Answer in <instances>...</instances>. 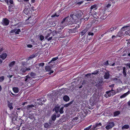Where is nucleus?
<instances>
[{"label":"nucleus","instance_id":"31","mask_svg":"<svg viewBox=\"0 0 130 130\" xmlns=\"http://www.w3.org/2000/svg\"><path fill=\"white\" fill-rule=\"evenodd\" d=\"M129 128V125L128 124H126L122 126V129H127Z\"/></svg>","mask_w":130,"mask_h":130},{"label":"nucleus","instance_id":"39","mask_svg":"<svg viewBox=\"0 0 130 130\" xmlns=\"http://www.w3.org/2000/svg\"><path fill=\"white\" fill-rule=\"evenodd\" d=\"M72 104V102H70L69 103L65 104L64 105V107H66L69 106L71 104Z\"/></svg>","mask_w":130,"mask_h":130},{"label":"nucleus","instance_id":"1","mask_svg":"<svg viewBox=\"0 0 130 130\" xmlns=\"http://www.w3.org/2000/svg\"><path fill=\"white\" fill-rule=\"evenodd\" d=\"M83 15L81 10L73 12L70 15V19L74 22H79L81 20Z\"/></svg>","mask_w":130,"mask_h":130},{"label":"nucleus","instance_id":"49","mask_svg":"<svg viewBox=\"0 0 130 130\" xmlns=\"http://www.w3.org/2000/svg\"><path fill=\"white\" fill-rule=\"evenodd\" d=\"M101 18L102 20H105L106 19V16L105 15H103L101 17Z\"/></svg>","mask_w":130,"mask_h":130},{"label":"nucleus","instance_id":"32","mask_svg":"<svg viewBox=\"0 0 130 130\" xmlns=\"http://www.w3.org/2000/svg\"><path fill=\"white\" fill-rule=\"evenodd\" d=\"M30 75L31 77L33 78H35L36 76V74L35 73L31 72L30 73Z\"/></svg>","mask_w":130,"mask_h":130},{"label":"nucleus","instance_id":"51","mask_svg":"<svg viewBox=\"0 0 130 130\" xmlns=\"http://www.w3.org/2000/svg\"><path fill=\"white\" fill-rule=\"evenodd\" d=\"M117 26H114L110 28L112 30V31H113L114 30L116 29L117 28Z\"/></svg>","mask_w":130,"mask_h":130},{"label":"nucleus","instance_id":"58","mask_svg":"<svg viewBox=\"0 0 130 130\" xmlns=\"http://www.w3.org/2000/svg\"><path fill=\"white\" fill-rule=\"evenodd\" d=\"M17 30V29H14L10 31V32L11 33H13L14 32L15 33V31H16Z\"/></svg>","mask_w":130,"mask_h":130},{"label":"nucleus","instance_id":"14","mask_svg":"<svg viewBox=\"0 0 130 130\" xmlns=\"http://www.w3.org/2000/svg\"><path fill=\"white\" fill-rule=\"evenodd\" d=\"M88 28H86L82 30L79 33L80 35H81V36H83L88 31Z\"/></svg>","mask_w":130,"mask_h":130},{"label":"nucleus","instance_id":"3","mask_svg":"<svg viewBox=\"0 0 130 130\" xmlns=\"http://www.w3.org/2000/svg\"><path fill=\"white\" fill-rule=\"evenodd\" d=\"M102 126L101 123L100 122L96 123L93 125L92 128L90 130H96L100 128Z\"/></svg>","mask_w":130,"mask_h":130},{"label":"nucleus","instance_id":"47","mask_svg":"<svg viewBox=\"0 0 130 130\" xmlns=\"http://www.w3.org/2000/svg\"><path fill=\"white\" fill-rule=\"evenodd\" d=\"M38 66L39 67H43L44 65V63L43 62L41 63L38 64Z\"/></svg>","mask_w":130,"mask_h":130},{"label":"nucleus","instance_id":"62","mask_svg":"<svg viewBox=\"0 0 130 130\" xmlns=\"http://www.w3.org/2000/svg\"><path fill=\"white\" fill-rule=\"evenodd\" d=\"M4 48L3 47L1 48H0V53L2 52V51H4Z\"/></svg>","mask_w":130,"mask_h":130},{"label":"nucleus","instance_id":"54","mask_svg":"<svg viewBox=\"0 0 130 130\" xmlns=\"http://www.w3.org/2000/svg\"><path fill=\"white\" fill-rule=\"evenodd\" d=\"M86 38V37L85 36L83 37L82 38L81 41L82 42H84V41L85 40V39Z\"/></svg>","mask_w":130,"mask_h":130},{"label":"nucleus","instance_id":"18","mask_svg":"<svg viewBox=\"0 0 130 130\" xmlns=\"http://www.w3.org/2000/svg\"><path fill=\"white\" fill-rule=\"evenodd\" d=\"M103 82L101 80H99L97 82V83L96 84V86L97 87H99L101 86L102 85Z\"/></svg>","mask_w":130,"mask_h":130},{"label":"nucleus","instance_id":"19","mask_svg":"<svg viewBox=\"0 0 130 130\" xmlns=\"http://www.w3.org/2000/svg\"><path fill=\"white\" fill-rule=\"evenodd\" d=\"M110 72L106 70V80L108 79L110 77H111V75L110 74Z\"/></svg>","mask_w":130,"mask_h":130},{"label":"nucleus","instance_id":"16","mask_svg":"<svg viewBox=\"0 0 130 130\" xmlns=\"http://www.w3.org/2000/svg\"><path fill=\"white\" fill-rule=\"evenodd\" d=\"M60 108V106L57 105L56 106L55 108L53 109V110H55V112L57 113L59 112Z\"/></svg>","mask_w":130,"mask_h":130},{"label":"nucleus","instance_id":"13","mask_svg":"<svg viewBox=\"0 0 130 130\" xmlns=\"http://www.w3.org/2000/svg\"><path fill=\"white\" fill-rule=\"evenodd\" d=\"M15 8L14 5H10L8 6V11L10 12H12L13 11V9Z\"/></svg>","mask_w":130,"mask_h":130},{"label":"nucleus","instance_id":"12","mask_svg":"<svg viewBox=\"0 0 130 130\" xmlns=\"http://www.w3.org/2000/svg\"><path fill=\"white\" fill-rule=\"evenodd\" d=\"M130 24H128L127 25L122 27L121 28V29L122 31H124L125 30L130 29Z\"/></svg>","mask_w":130,"mask_h":130},{"label":"nucleus","instance_id":"15","mask_svg":"<svg viewBox=\"0 0 130 130\" xmlns=\"http://www.w3.org/2000/svg\"><path fill=\"white\" fill-rule=\"evenodd\" d=\"M51 123L49 121V123H45L44 125V126L45 128H48L50 127L51 126Z\"/></svg>","mask_w":130,"mask_h":130},{"label":"nucleus","instance_id":"2","mask_svg":"<svg viewBox=\"0 0 130 130\" xmlns=\"http://www.w3.org/2000/svg\"><path fill=\"white\" fill-rule=\"evenodd\" d=\"M77 31V30L73 29H64L63 31L62 34L63 35L64 37L68 36L70 33H74Z\"/></svg>","mask_w":130,"mask_h":130},{"label":"nucleus","instance_id":"55","mask_svg":"<svg viewBox=\"0 0 130 130\" xmlns=\"http://www.w3.org/2000/svg\"><path fill=\"white\" fill-rule=\"evenodd\" d=\"M36 56V55L32 54L30 56V57L31 58H32L35 57Z\"/></svg>","mask_w":130,"mask_h":130},{"label":"nucleus","instance_id":"56","mask_svg":"<svg viewBox=\"0 0 130 130\" xmlns=\"http://www.w3.org/2000/svg\"><path fill=\"white\" fill-rule=\"evenodd\" d=\"M126 53H124L122 55L123 56H125L127 55L128 54V51L127 50L126 52Z\"/></svg>","mask_w":130,"mask_h":130},{"label":"nucleus","instance_id":"45","mask_svg":"<svg viewBox=\"0 0 130 130\" xmlns=\"http://www.w3.org/2000/svg\"><path fill=\"white\" fill-rule=\"evenodd\" d=\"M92 126V125H90L87 127L85 128L84 130H89L91 128Z\"/></svg>","mask_w":130,"mask_h":130},{"label":"nucleus","instance_id":"41","mask_svg":"<svg viewBox=\"0 0 130 130\" xmlns=\"http://www.w3.org/2000/svg\"><path fill=\"white\" fill-rule=\"evenodd\" d=\"M40 40L41 41L43 40L44 39V36L42 35H40Z\"/></svg>","mask_w":130,"mask_h":130},{"label":"nucleus","instance_id":"63","mask_svg":"<svg viewBox=\"0 0 130 130\" xmlns=\"http://www.w3.org/2000/svg\"><path fill=\"white\" fill-rule=\"evenodd\" d=\"M66 19V18H64L63 19L62 21L61 22V23L62 24H63V23H64V22H65V21Z\"/></svg>","mask_w":130,"mask_h":130},{"label":"nucleus","instance_id":"22","mask_svg":"<svg viewBox=\"0 0 130 130\" xmlns=\"http://www.w3.org/2000/svg\"><path fill=\"white\" fill-rule=\"evenodd\" d=\"M111 93V91H106V98L112 95Z\"/></svg>","mask_w":130,"mask_h":130},{"label":"nucleus","instance_id":"60","mask_svg":"<svg viewBox=\"0 0 130 130\" xmlns=\"http://www.w3.org/2000/svg\"><path fill=\"white\" fill-rule=\"evenodd\" d=\"M52 37L51 36L50 37L48 38H47V39H46L48 41H50L51 40L52 38Z\"/></svg>","mask_w":130,"mask_h":130},{"label":"nucleus","instance_id":"38","mask_svg":"<svg viewBox=\"0 0 130 130\" xmlns=\"http://www.w3.org/2000/svg\"><path fill=\"white\" fill-rule=\"evenodd\" d=\"M58 59V56L56 57H54L53 58H52L51 60L50 61V62H52V61H54Z\"/></svg>","mask_w":130,"mask_h":130},{"label":"nucleus","instance_id":"52","mask_svg":"<svg viewBox=\"0 0 130 130\" xmlns=\"http://www.w3.org/2000/svg\"><path fill=\"white\" fill-rule=\"evenodd\" d=\"M111 90L112 91V92H111V93H112V95H115V94H116V93H117L116 91V92L112 90V88Z\"/></svg>","mask_w":130,"mask_h":130},{"label":"nucleus","instance_id":"61","mask_svg":"<svg viewBox=\"0 0 130 130\" xmlns=\"http://www.w3.org/2000/svg\"><path fill=\"white\" fill-rule=\"evenodd\" d=\"M121 89L120 88H118L117 89V91H116V93H118L120 91Z\"/></svg>","mask_w":130,"mask_h":130},{"label":"nucleus","instance_id":"27","mask_svg":"<svg viewBox=\"0 0 130 130\" xmlns=\"http://www.w3.org/2000/svg\"><path fill=\"white\" fill-rule=\"evenodd\" d=\"M26 71V68L24 67H22L20 70V72L21 73H23Z\"/></svg>","mask_w":130,"mask_h":130},{"label":"nucleus","instance_id":"10","mask_svg":"<svg viewBox=\"0 0 130 130\" xmlns=\"http://www.w3.org/2000/svg\"><path fill=\"white\" fill-rule=\"evenodd\" d=\"M114 125V123L113 122H110L106 126V129H109L112 128Z\"/></svg>","mask_w":130,"mask_h":130},{"label":"nucleus","instance_id":"9","mask_svg":"<svg viewBox=\"0 0 130 130\" xmlns=\"http://www.w3.org/2000/svg\"><path fill=\"white\" fill-rule=\"evenodd\" d=\"M96 96H95V95L94 94L93 95L92 98H91V99H92V102L94 103H97L99 101V99L98 98L97 95Z\"/></svg>","mask_w":130,"mask_h":130},{"label":"nucleus","instance_id":"37","mask_svg":"<svg viewBox=\"0 0 130 130\" xmlns=\"http://www.w3.org/2000/svg\"><path fill=\"white\" fill-rule=\"evenodd\" d=\"M63 108L64 107H62L59 110V112L60 113L62 114L63 113L64 111L63 110Z\"/></svg>","mask_w":130,"mask_h":130},{"label":"nucleus","instance_id":"25","mask_svg":"<svg viewBox=\"0 0 130 130\" xmlns=\"http://www.w3.org/2000/svg\"><path fill=\"white\" fill-rule=\"evenodd\" d=\"M84 3V2L83 0H77V4L80 5L81 4Z\"/></svg>","mask_w":130,"mask_h":130},{"label":"nucleus","instance_id":"20","mask_svg":"<svg viewBox=\"0 0 130 130\" xmlns=\"http://www.w3.org/2000/svg\"><path fill=\"white\" fill-rule=\"evenodd\" d=\"M12 90L15 93H18L19 91V89L18 87H13L12 88Z\"/></svg>","mask_w":130,"mask_h":130},{"label":"nucleus","instance_id":"23","mask_svg":"<svg viewBox=\"0 0 130 130\" xmlns=\"http://www.w3.org/2000/svg\"><path fill=\"white\" fill-rule=\"evenodd\" d=\"M45 69L46 71H50L51 70V67L48 66H46L45 67Z\"/></svg>","mask_w":130,"mask_h":130},{"label":"nucleus","instance_id":"34","mask_svg":"<svg viewBox=\"0 0 130 130\" xmlns=\"http://www.w3.org/2000/svg\"><path fill=\"white\" fill-rule=\"evenodd\" d=\"M128 92L126 93H125L124 94H123L122 95H121L120 96V98H124L128 94Z\"/></svg>","mask_w":130,"mask_h":130},{"label":"nucleus","instance_id":"36","mask_svg":"<svg viewBox=\"0 0 130 130\" xmlns=\"http://www.w3.org/2000/svg\"><path fill=\"white\" fill-rule=\"evenodd\" d=\"M51 34L52 33L53 36H54L57 33H59V32L57 31H52L51 32Z\"/></svg>","mask_w":130,"mask_h":130},{"label":"nucleus","instance_id":"17","mask_svg":"<svg viewBox=\"0 0 130 130\" xmlns=\"http://www.w3.org/2000/svg\"><path fill=\"white\" fill-rule=\"evenodd\" d=\"M63 99L64 101L66 102L68 101L70 99L69 97L67 95H64L63 97Z\"/></svg>","mask_w":130,"mask_h":130},{"label":"nucleus","instance_id":"8","mask_svg":"<svg viewBox=\"0 0 130 130\" xmlns=\"http://www.w3.org/2000/svg\"><path fill=\"white\" fill-rule=\"evenodd\" d=\"M98 6L99 5L98 4H95L92 5L90 8V12L92 11V10L93 11L97 10Z\"/></svg>","mask_w":130,"mask_h":130},{"label":"nucleus","instance_id":"5","mask_svg":"<svg viewBox=\"0 0 130 130\" xmlns=\"http://www.w3.org/2000/svg\"><path fill=\"white\" fill-rule=\"evenodd\" d=\"M102 25H99L96 27H93L91 31L94 33L96 32L102 28Z\"/></svg>","mask_w":130,"mask_h":130},{"label":"nucleus","instance_id":"33","mask_svg":"<svg viewBox=\"0 0 130 130\" xmlns=\"http://www.w3.org/2000/svg\"><path fill=\"white\" fill-rule=\"evenodd\" d=\"M51 118L53 121H55L56 119V116L55 114H53L51 117Z\"/></svg>","mask_w":130,"mask_h":130},{"label":"nucleus","instance_id":"30","mask_svg":"<svg viewBox=\"0 0 130 130\" xmlns=\"http://www.w3.org/2000/svg\"><path fill=\"white\" fill-rule=\"evenodd\" d=\"M120 112L119 111H116L113 113L114 116H118L120 114Z\"/></svg>","mask_w":130,"mask_h":130},{"label":"nucleus","instance_id":"42","mask_svg":"<svg viewBox=\"0 0 130 130\" xmlns=\"http://www.w3.org/2000/svg\"><path fill=\"white\" fill-rule=\"evenodd\" d=\"M21 31L20 29L18 28L17 29V30H16L15 31V34H19V32H20Z\"/></svg>","mask_w":130,"mask_h":130},{"label":"nucleus","instance_id":"50","mask_svg":"<svg viewBox=\"0 0 130 130\" xmlns=\"http://www.w3.org/2000/svg\"><path fill=\"white\" fill-rule=\"evenodd\" d=\"M51 34V33L50 32L45 37V39H47V38L50 36V35Z\"/></svg>","mask_w":130,"mask_h":130},{"label":"nucleus","instance_id":"46","mask_svg":"<svg viewBox=\"0 0 130 130\" xmlns=\"http://www.w3.org/2000/svg\"><path fill=\"white\" fill-rule=\"evenodd\" d=\"M126 34V35H128L130 36V32L129 30L126 31L125 32L124 35Z\"/></svg>","mask_w":130,"mask_h":130},{"label":"nucleus","instance_id":"24","mask_svg":"<svg viewBox=\"0 0 130 130\" xmlns=\"http://www.w3.org/2000/svg\"><path fill=\"white\" fill-rule=\"evenodd\" d=\"M113 32L112 30L110 28L107 30L106 31V34L107 35H111V34Z\"/></svg>","mask_w":130,"mask_h":130},{"label":"nucleus","instance_id":"64","mask_svg":"<svg viewBox=\"0 0 130 130\" xmlns=\"http://www.w3.org/2000/svg\"><path fill=\"white\" fill-rule=\"evenodd\" d=\"M26 62L25 61H22L21 62V64L23 66H24L26 64Z\"/></svg>","mask_w":130,"mask_h":130},{"label":"nucleus","instance_id":"59","mask_svg":"<svg viewBox=\"0 0 130 130\" xmlns=\"http://www.w3.org/2000/svg\"><path fill=\"white\" fill-rule=\"evenodd\" d=\"M126 69L125 67L123 68V73L126 72Z\"/></svg>","mask_w":130,"mask_h":130},{"label":"nucleus","instance_id":"40","mask_svg":"<svg viewBox=\"0 0 130 130\" xmlns=\"http://www.w3.org/2000/svg\"><path fill=\"white\" fill-rule=\"evenodd\" d=\"M99 71L98 70H96L95 71L93 72L92 73V74H94V75L97 74L99 72Z\"/></svg>","mask_w":130,"mask_h":130},{"label":"nucleus","instance_id":"7","mask_svg":"<svg viewBox=\"0 0 130 130\" xmlns=\"http://www.w3.org/2000/svg\"><path fill=\"white\" fill-rule=\"evenodd\" d=\"M2 24L4 26L8 25L9 23V21L7 18H4L2 21Z\"/></svg>","mask_w":130,"mask_h":130},{"label":"nucleus","instance_id":"26","mask_svg":"<svg viewBox=\"0 0 130 130\" xmlns=\"http://www.w3.org/2000/svg\"><path fill=\"white\" fill-rule=\"evenodd\" d=\"M123 35V32L121 30L119 31L117 35L118 37H121Z\"/></svg>","mask_w":130,"mask_h":130},{"label":"nucleus","instance_id":"53","mask_svg":"<svg viewBox=\"0 0 130 130\" xmlns=\"http://www.w3.org/2000/svg\"><path fill=\"white\" fill-rule=\"evenodd\" d=\"M20 127L19 125H17L15 127V129H17V130H20Z\"/></svg>","mask_w":130,"mask_h":130},{"label":"nucleus","instance_id":"35","mask_svg":"<svg viewBox=\"0 0 130 130\" xmlns=\"http://www.w3.org/2000/svg\"><path fill=\"white\" fill-rule=\"evenodd\" d=\"M29 118L31 119H33L34 118V115L33 113H31L29 115Z\"/></svg>","mask_w":130,"mask_h":130},{"label":"nucleus","instance_id":"48","mask_svg":"<svg viewBox=\"0 0 130 130\" xmlns=\"http://www.w3.org/2000/svg\"><path fill=\"white\" fill-rule=\"evenodd\" d=\"M59 16V15H57L56 14V13H55V14H53V15H52L51 17L52 18H53V17H58Z\"/></svg>","mask_w":130,"mask_h":130},{"label":"nucleus","instance_id":"29","mask_svg":"<svg viewBox=\"0 0 130 130\" xmlns=\"http://www.w3.org/2000/svg\"><path fill=\"white\" fill-rule=\"evenodd\" d=\"M12 103H10V102L8 104V106L10 110L12 109L13 108V107L12 106Z\"/></svg>","mask_w":130,"mask_h":130},{"label":"nucleus","instance_id":"11","mask_svg":"<svg viewBox=\"0 0 130 130\" xmlns=\"http://www.w3.org/2000/svg\"><path fill=\"white\" fill-rule=\"evenodd\" d=\"M7 56V54L6 53H4L0 55V58L4 60L6 58Z\"/></svg>","mask_w":130,"mask_h":130},{"label":"nucleus","instance_id":"28","mask_svg":"<svg viewBox=\"0 0 130 130\" xmlns=\"http://www.w3.org/2000/svg\"><path fill=\"white\" fill-rule=\"evenodd\" d=\"M91 31L88 32V36H87V37H88V36H91V37H90V39H89L88 40H89L90 39H91V38H92V36H93L94 34V32H91Z\"/></svg>","mask_w":130,"mask_h":130},{"label":"nucleus","instance_id":"57","mask_svg":"<svg viewBox=\"0 0 130 130\" xmlns=\"http://www.w3.org/2000/svg\"><path fill=\"white\" fill-rule=\"evenodd\" d=\"M80 27V26L79 25H77L75 28H74V29H76V30H77V29L79 28Z\"/></svg>","mask_w":130,"mask_h":130},{"label":"nucleus","instance_id":"44","mask_svg":"<svg viewBox=\"0 0 130 130\" xmlns=\"http://www.w3.org/2000/svg\"><path fill=\"white\" fill-rule=\"evenodd\" d=\"M4 79V76L0 77V82H2Z\"/></svg>","mask_w":130,"mask_h":130},{"label":"nucleus","instance_id":"6","mask_svg":"<svg viewBox=\"0 0 130 130\" xmlns=\"http://www.w3.org/2000/svg\"><path fill=\"white\" fill-rule=\"evenodd\" d=\"M26 11V10L24 11L25 15L24 16V19H25V21H26L28 20H30V19L31 18V16L30 13H27Z\"/></svg>","mask_w":130,"mask_h":130},{"label":"nucleus","instance_id":"43","mask_svg":"<svg viewBox=\"0 0 130 130\" xmlns=\"http://www.w3.org/2000/svg\"><path fill=\"white\" fill-rule=\"evenodd\" d=\"M9 2L10 4V5L14 6V4L13 0H9Z\"/></svg>","mask_w":130,"mask_h":130},{"label":"nucleus","instance_id":"21","mask_svg":"<svg viewBox=\"0 0 130 130\" xmlns=\"http://www.w3.org/2000/svg\"><path fill=\"white\" fill-rule=\"evenodd\" d=\"M15 63V61H13L10 62L9 65V67L10 68L13 67Z\"/></svg>","mask_w":130,"mask_h":130},{"label":"nucleus","instance_id":"4","mask_svg":"<svg viewBox=\"0 0 130 130\" xmlns=\"http://www.w3.org/2000/svg\"><path fill=\"white\" fill-rule=\"evenodd\" d=\"M115 64L112 59L108 58L107 60L106 61V66L108 65L113 66Z\"/></svg>","mask_w":130,"mask_h":130}]
</instances>
